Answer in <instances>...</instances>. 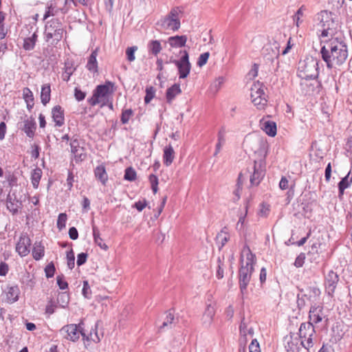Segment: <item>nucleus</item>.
<instances>
[{"label":"nucleus","instance_id":"nucleus-28","mask_svg":"<svg viewBox=\"0 0 352 352\" xmlns=\"http://www.w3.org/2000/svg\"><path fill=\"white\" fill-rule=\"evenodd\" d=\"M20 289L18 285L10 286L8 287L6 297L8 302L13 303L18 300Z\"/></svg>","mask_w":352,"mask_h":352},{"label":"nucleus","instance_id":"nucleus-38","mask_svg":"<svg viewBox=\"0 0 352 352\" xmlns=\"http://www.w3.org/2000/svg\"><path fill=\"white\" fill-rule=\"evenodd\" d=\"M307 294L304 296L309 300H316L320 294V290L317 287H309L307 289Z\"/></svg>","mask_w":352,"mask_h":352},{"label":"nucleus","instance_id":"nucleus-3","mask_svg":"<svg viewBox=\"0 0 352 352\" xmlns=\"http://www.w3.org/2000/svg\"><path fill=\"white\" fill-rule=\"evenodd\" d=\"M258 148L255 151L256 158L254 160V171L250 176V183L253 186H258L265 176V159L267 154L268 145L261 140L258 141Z\"/></svg>","mask_w":352,"mask_h":352},{"label":"nucleus","instance_id":"nucleus-57","mask_svg":"<svg viewBox=\"0 0 352 352\" xmlns=\"http://www.w3.org/2000/svg\"><path fill=\"white\" fill-rule=\"evenodd\" d=\"M248 343L246 336H241L239 340V352H245V348Z\"/></svg>","mask_w":352,"mask_h":352},{"label":"nucleus","instance_id":"nucleus-61","mask_svg":"<svg viewBox=\"0 0 352 352\" xmlns=\"http://www.w3.org/2000/svg\"><path fill=\"white\" fill-rule=\"evenodd\" d=\"M56 280H57V285H58V287L60 289L64 290L68 287V283L67 281H65L64 280V276L63 274L58 275L56 277Z\"/></svg>","mask_w":352,"mask_h":352},{"label":"nucleus","instance_id":"nucleus-52","mask_svg":"<svg viewBox=\"0 0 352 352\" xmlns=\"http://www.w3.org/2000/svg\"><path fill=\"white\" fill-rule=\"evenodd\" d=\"M55 271H56V269H55V266H54V264L53 263V262L50 263L45 267V276L47 278L53 277L54 275Z\"/></svg>","mask_w":352,"mask_h":352},{"label":"nucleus","instance_id":"nucleus-42","mask_svg":"<svg viewBox=\"0 0 352 352\" xmlns=\"http://www.w3.org/2000/svg\"><path fill=\"white\" fill-rule=\"evenodd\" d=\"M166 317L164 320V321L163 322L162 326L160 327V330H162L163 329H164L165 327H171V324H173L174 320H175V316H174V314H173V312H172V310L170 309L168 311L166 312Z\"/></svg>","mask_w":352,"mask_h":352},{"label":"nucleus","instance_id":"nucleus-17","mask_svg":"<svg viewBox=\"0 0 352 352\" xmlns=\"http://www.w3.org/2000/svg\"><path fill=\"white\" fill-rule=\"evenodd\" d=\"M113 83L110 81H107L103 85H98L94 92L100 98H105L109 94L113 93Z\"/></svg>","mask_w":352,"mask_h":352},{"label":"nucleus","instance_id":"nucleus-43","mask_svg":"<svg viewBox=\"0 0 352 352\" xmlns=\"http://www.w3.org/2000/svg\"><path fill=\"white\" fill-rule=\"evenodd\" d=\"M69 296L67 292H60L58 294L57 297V302L60 305L61 307H66L69 304Z\"/></svg>","mask_w":352,"mask_h":352},{"label":"nucleus","instance_id":"nucleus-63","mask_svg":"<svg viewBox=\"0 0 352 352\" xmlns=\"http://www.w3.org/2000/svg\"><path fill=\"white\" fill-rule=\"evenodd\" d=\"M6 178L8 181L10 186L16 185L17 178L12 173H8L6 174Z\"/></svg>","mask_w":352,"mask_h":352},{"label":"nucleus","instance_id":"nucleus-55","mask_svg":"<svg viewBox=\"0 0 352 352\" xmlns=\"http://www.w3.org/2000/svg\"><path fill=\"white\" fill-rule=\"evenodd\" d=\"M138 50V47L133 46L128 47L126 50V57L129 61L132 62L135 60V52Z\"/></svg>","mask_w":352,"mask_h":352},{"label":"nucleus","instance_id":"nucleus-64","mask_svg":"<svg viewBox=\"0 0 352 352\" xmlns=\"http://www.w3.org/2000/svg\"><path fill=\"white\" fill-rule=\"evenodd\" d=\"M305 260V253H300L296 258L294 265L296 267H300L303 265Z\"/></svg>","mask_w":352,"mask_h":352},{"label":"nucleus","instance_id":"nucleus-18","mask_svg":"<svg viewBox=\"0 0 352 352\" xmlns=\"http://www.w3.org/2000/svg\"><path fill=\"white\" fill-rule=\"evenodd\" d=\"M52 117L55 126H62L65 124V113L61 106L56 105L52 109Z\"/></svg>","mask_w":352,"mask_h":352},{"label":"nucleus","instance_id":"nucleus-46","mask_svg":"<svg viewBox=\"0 0 352 352\" xmlns=\"http://www.w3.org/2000/svg\"><path fill=\"white\" fill-rule=\"evenodd\" d=\"M155 89L153 86H149L146 88V96L144 97V102L148 104L155 97Z\"/></svg>","mask_w":352,"mask_h":352},{"label":"nucleus","instance_id":"nucleus-12","mask_svg":"<svg viewBox=\"0 0 352 352\" xmlns=\"http://www.w3.org/2000/svg\"><path fill=\"white\" fill-rule=\"evenodd\" d=\"M300 87L303 94H310L314 91H320L322 83L318 79H302L300 82Z\"/></svg>","mask_w":352,"mask_h":352},{"label":"nucleus","instance_id":"nucleus-1","mask_svg":"<svg viewBox=\"0 0 352 352\" xmlns=\"http://www.w3.org/2000/svg\"><path fill=\"white\" fill-rule=\"evenodd\" d=\"M323 43L320 54L327 68L332 69L345 63L348 57V47L343 37L320 41V45Z\"/></svg>","mask_w":352,"mask_h":352},{"label":"nucleus","instance_id":"nucleus-26","mask_svg":"<svg viewBox=\"0 0 352 352\" xmlns=\"http://www.w3.org/2000/svg\"><path fill=\"white\" fill-rule=\"evenodd\" d=\"M94 175L103 185H106L108 180V175L105 166L102 164L99 165L94 169Z\"/></svg>","mask_w":352,"mask_h":352},{"label":"nucleus","instance_id":"nucleus-47","mask_svg":"<svg viewBox=\"0 0 352 352\" xmlns=\"http://www.w3.org/2000/svg\"><path fill=\"white\" fill-rule=\"evenodd\" d=\"M223 261H224V256H223L222 258L220 256L217 258V270L216 273V276L218 279H221L223 277Z\"/></svg>","mask_w":352,"mask_h":352},{"label":"nucleus","instance_id":"nucleus-56","mask_svg":"<svg viewBox=\"0 0 352 352\" xmlns=\"http://www.w3.org/2000/svg\"><path fill=\"white\" fill-rule=\"evenodd\" d=\"M209 56H210L209 52H205V53L201 54L199 56V57L198 58V60L197 62V65L199 67H202L204 65H206L208 60Z\"/></svg>","mask_w":352,"mask_h":352},{"label":"nucleus","instance_id":"nucleus-20","mask_svg":"<svg viewBox=\"0 0 352 352\" xmlns=\"http://www.w3.org/2000/svg\"><path fill=\"white\" fill-rule=\"evenodd\" d=\"M98 48L93 50L88 57L86 68L94 74L98 73V65L96 57L98 56Z\"/></svg>","mask_w":352,"mask_h":352},{"label":"nucleus","instance_id":"nucleus-10","mask_svg":"<svg viewBox=\"0 0 352 352\" xmlns=\"http://www.w3.org/2000/svg\"><path fill=\"white\" fill-rule=\"evenodd\" d=\"M82 323H80L78 325L75 324H71L64 326L61 331L66 333L65 338L73 342L77 340L80 335L82 336V338L85 337V332L81 325Z\"/></svg>","mask_w":352,"mask_h":352},{"label":"nucleus","instance_id":"nucleus-37","mask_svg":"<svg viewBox=\"0 0 352 352\" xmlns=\"http://www.w3.org/2000/svg\"><path fill=\"white\" fill-rule=\"evenodd\" d=\"M74 156L76 162H82L85 160L87 154L85 152V148L82 146H79L71 150Z\"/></svg>","mask_w":352,"mask_h":352},{"label":"nucleus","instance_id":"nucleus-23","mask_svg":"<svg viewBox=\"0 0 352 352\" xmlns=\"http://www.w3.org/2000/svg\"><path fill=\"white\" fill-rule=\"evenodd\" d=\"M352 184V174L351 176V172H349L348 174L342 178L340 182L338 184V197L339 198H341L344 193L345 189L350 187L351 184Z\"/></svg>","mask_w":352,"mask_h":352},{"label":"nucleus","instance_id":"nucleus-24","mask_svg":"<svg viewBox=\"0 0 352 352\" xmlns=\"http://www.w3.org/2000/svg\"><path fill=\"white\" fill-rule=\"evenodd\" d=\"M182 93L180 85L177 83H175L170 87L168 88L166 93V102L168 104H171L173 100L175 98L177 95Z\"/></svg>","mask_w":352,"mask_h":352},{"label":"nucleus","instance_id":"nucleus-40","mask_svg":"<svg viewBox=\"0 0 352 352\" xmlns=\"http://www.w3.org/2000/svg\"><path fill=\"white\" fill-rule=\"evenodd\" d=\"M307 10V8L305 6H301L299 9L296 11L294 16V21L296 23L297 27H299L300 25L302 23V18L304 16V12Z\"/></svg>","mask_w":352,"mask_h":352},{"label":"nucleus","instance_id":"nucleus-27","mask_svg":"<svg viewBox=\"0 0 352 352\" xmlns=\"http://www.w3.org/2000/svg\"><path fill=\"white\" fill-rule=\"evenodd\" d=\"M147 49L149 54L157 56L162 50L161 42L158 40H151L148 43Z\"/></svg>","mask_w":352,"mask_h":352},{"label":"nucleus","instance_id":"nucleus-19","mask_svg":"<svg viewBox=\"0 0 352 352\" xmlns=\"http://www.w3.org/2000/svg\"><path fill=\"white\" fill-rule=\"evenodd\" d=\"M23 126L21 128L22 131L30 138H33L35 135L36 129V123L33 117L28 118L23 121Z\"/></svg>","mask_w":352,"mask_h":352},{"label":"nucleus","instance_id":"nucleus-11","mask_svg":"<svg viewBox=\"0 0 352 352\" xmlns=\"http://www.w3.org/2000/svg\"><path fill=\"white\" fill-rule=\"evenodd\" d=\"M309 318V322H313V324H317L322 321H324V324H327L328 321V318L324 313L323 307L316 305L310 307Z\"/></svg>","mask_w":352,"mask_h":352},{"label":"nucleus","instance_id":"nucleus-39","mask_svg":"<svg viewBox=\"0 0 352 352\" xmlns=\"http://www.w3.org/2000/svg\"><path fill=\"white\" fill-rule=\"evenodd\" d=\"M42 176V171L40 168L33 170L31 175V180L32 186L34 188H37Z\"/></svg>","mask_w":352,"mask_h":352},{"label":"nucleus","instance_id":"nucleus-53","mask_svg":"<svg viewBox=\"0 0 352 352\" xmlns=\"http://www.w3.org/2000/svg\"><path fill=\"white\" fill-rule=\"evenodd\" d=\"M149 182L151 183V188L153 191V192L155 194L157 192L158 190V178L154 174H151L149 175Z\"/></svg>","mask_w":352,"mask_h":352},{"label":"nucleus","instance_id":"nucleus-41","mask_svg":"<svg viewBox=\"0 0 352 352\" xmlns=\"http://www.w3.org/2000/svg\"><path fill=\"white\" fill-rule=\"evenodd\" d=\"M215 314L214 307L208 305L203 315L204 322L210 323Z\"/></svg>","mask_w":352,"mask_h":352},{"label":"nucleus","instance_id":"nucleus-9","mask_svg":"<svg viewBox=\"0 0 352 352\" xmlns=\"http://www.w3.org/2000/svg\"><path fill=\"white\" fill-rule=\"evenodd\" d=\"M265 86L263 84L254 83L251 88V98L252 102L258 109H263L267 104Z\"/></svg>","mask_w":352,"mask_h":352},{"label":"nucleus","instance_id":"nucleus-31","mask_svg":"<svg viewBox=\"0 0 352 352\" xmlns=\"http://www.w3.org/2000/svg\"><path fill=\"white\" fill-rule=\"evenodd\" d=\"M230 234L227 232V228L224 227L220 232H219L216 236V241L220 245L219 246V249L221 250L229 241Z\"/></svg>","mask_w":352,"mask_h":352},{"label":"nucleus","instance_id":"nucleus-13","mask_svg":"<svg viewBox=\"0 0 352 352\" xmlns=\"http://www.w3.org/2000/svg\"><path fill=\"white\" fill-rule=\"evenodd\" d=\"M339 282V276L336 272L330 270L324 276V287L327 294L333 296L337 285Z\"/></svg>","mask_w":352,"mask_h":352},{"label":"nucleus","instance_id":"nucleus-5","mask_svg":"<svg viewBox=\"0 0 352 352\" xmlns=\"http://www.w3.org/2000/svg\"><path fill=\"white\" fill-rule=\"evenodd\" d=\"M297 75L301 79H318L319 60L312 56L300 60L298 65Z\"/></svg>","mask_w":352,"mask_h":352},{"label":"nucleus","instance_id":"nucleus-16","mask_svg":"<svg viewBox=\"0 0 352 352\" xmlns=\"http://www.w3.org/2000/svg\"><path fill=\"white\" fill-rule=\"evenodd\" d=\"M30 245V239L27 235H22L16 244V250L21 256H25L29 254Z\"/></svg>","mask_w":352,"mask_h":352},{"label":"nucleus","instance_id":"nucleus-36","mask_svg":"<svg viewBox=\"0 0 352 352\" xmlns=\"http://www.w3.org/2000/svg\"><path fill=\"white\" fill-rule=\"evenodd\" d=\"M45 253V248L42 245L41 242H35L33 250H32V256L36 261H39L41 259Z\"/></svg>","mask_w":352,"mask_h":352},{"label":"nucleus","instance_id":"nucleus-54","mask_svg":"<svg viewBox=\"0 0 352 352\" xmlns=\"http://www.w3.org/2000/svg\"><path fill=\"white\" fill-rule=\"evenodd\" d=\"M82 294L86 298H91V291L90 289V286L87 280L83 281V287L82 289Z\"/></svg>","mask_w":352,"mask_h":352},{"label":"nucleus","instance_id":"nucleus-58","mask_svg":"<svg viewBox=\"0 0 352 352\" xmlns=\"http://www.w3.org/2000/svg\"><path fill=\"white\" fill-rule=\"evenodd\" d=\"M249 352H261L260 345L256 339H252L248 346Z\"/></svg>","mask_w":352,"mask_h":352},{"label":"nucleus","instance_id":"nucleus-21","mask_svg":"<svg viewBox=\"0 0 352 352\" xmlns=\"http://www.w3.org/2000/svg\"><path fill=\"white\" fill-rule=\"evenodd\" d=\"M98 322L96 323L94 329H92L89 334L85 333V338H82L84 340L85 345L86 348H87V346H89L91 342H94V344H96L100 342V338L98 333Z\"/></svg>","mask_w":352,"mask_h":352},{"label":"nucleus","instance_id":"nucleus-49","mask_svg":"<svg viewBox=\"0 0 352 352\" xmlns=\"http://www.w3.org/2000/svg\"><path fill=\"white\" fill-rule=\"evenodd\" d=\"M67 219V217L65 213L59 214L57 219V228L60 230H61L65 227Z\"/></svg>","mask_w":352,"mask_h":352},{"label":"nucleus","instance_id":"nucleus-7","mask_svg":"<svg viewBox=\"0 0 352 352\" xmlns=\"http://www.w3.org/2000/svg\"><path fill=\"white\" fill-rule=\"evenodd\" d=\"M65 30L62 22L58 19L48 21L45 25L44 38L52 45H56L63 38Z\"/></svg>","mask_w":352,"mask_h":352},{"label":"nucleus","instance_id":"nucleus-2","mask_svg":"<svg viewBox=\"0 0 352 352\" xmlns=\"http://www.w3.org/2000/svg\"><path fill=\"white\" fill-rule=\"evenodd\" d=\"M256 258L248 245H244L240 259V268L239 270V285L240 292L243 298L248 294V286L250 282L252 274L254 270Z\"/></svg>","mask_w":352,"mask_h":352},{"label":"nucleus","instance_id":"nucleus-25","mask_svg":"<svg viewBox=\"0 0 352 352\" xmlns=\"http://www.w3.org/2000/svg\"><path fill=\"white\" fill-rule=\"evenodd\" d=\"M314 333L313 322L302 323L299 329V336L301 339L306 338L307 336L311 337Z\"/></svg>","mask_w":352,"mask_h":352},{"label":"nucleus","instance_id":"nucleus-60","mask_svg":"<svg viewBox=\"0 0 352 352\" xmlns=\"http://www.w3.org/2000/svg\"><path fill=\"white\" fill-rule=\"evenodd\" d=\"M300 344L307 351L313 346V341L311 337L307 336L306 338L301 339Z\"/></svg>","mask_w":352,"mask_h":352},{"label":"nucleus","instance_id":"nucleus-15","mask_svg":"<svg viewBox=\"0 0 352 352\" xmlns=\"http://www.w3.org/2000/svg\"><path fill=\"white\" fill-rule=\"evenodd\" d=\"M22 206V201L17 198L14 193L8 194L6 199V206L12 214H17Z\"/></svg>","mask_w":352,"mask_h":352},{"label":"nucleus","instance_id":"nucleus-32","mask_svg":"<svg viewBox=\"0 0 352 352\" xmlns=\"http://www.w3.org/2000/svg\"><path fill=\"white\" fill-rule=\"evenodd\" d=\"M262 129L271 137H274L276 135L277 129L276 124L274 121H265L263 123Z\"/></svg>","mask_w":352,"mask_h":352},{"label":"nucleus","instance_id":"nucleus-14","mask_svg":"<svg viewBox=\"0 0 352 352\" xmlns=\"http://www.w3.org/2000/svg\"><path fill=\"white\" fill-rule=\"evenodd\" d=\"M280 45L277 42H274L272 44L266 45L263 48V56L264 58L273 63L276 60L277 68L278 67V56L280 55L279 51Z\"/></svg>","mask_w":352,"mask_h":352},{"label":"nucleus","instance_id":"nucleus-44","mask_svg":"<svg viewBox=\"0 0 352 352\" xmlns=\"http://www.w3.org/2000/svg\"><path fill=\"white\" fill-rule=\"evenodd\" d=\"M239 330H240V334L241 336H248V334H249L250 336H252L253 334V329L252 327L250 328H248V324L247 323L245 322V319L243 318L241 322V324H240V327H239Z\"/></svg>","mask_w":352,"mask_h":352},{"label":"nucleus","instance_id":"nucleus-45","mask_svg":"<svg viewBox=\"0 0 352 352\" xmlns=\"http://www.w3.org/2000/svg\"><path fill=\"white\" fill-rule=\"evenodd\" d=\"M136 172L132 167H128L125 169L124 179L127 181L133 182L136 179Z\"/></svg>","mask_w":352,"mask_h":352},{"label":"nucleus","instance_id":"nucleus-35","mask_svg":"<svg viewBox=\"0 0 352 352\" xmlns=\"http://www.w3.org/2000/svg\"><path fill=\"white\" fill-rule=\"evenodd\" d=\"M92 231L95 243L101 249L107 250L108 249V246L104 243H103V240L100 237V231L98 227L95 225H92Z\"/></svg>","mask_w":352,"mask_h":352},{"label":"nucleus","instance_id":"nucleus-6","mask_svg":"<svg viewBox=\"0 0 352 352\" xmlns=\"http://www.w3.org/2000/svg\"><path fill=\"white\" fill-rule=\"evenodd\" d=\"M183 8L176 6L170 10V12L164 17H162L156 25L164 30L177 31L181 27L180 19L183 14Z\"/></svg>","mask_w":352,"mask_h":352},{"label":"nucleus","instance_id":"nucleus-62","mask_svg":"<svg viewBox=\"0 0 352 352\" xmlns=\"http://www.w3.org/2000/svg\"><path fill=\"white\" fill-rule=\"evenodd\" d=\"M88 254L85 252H81L77 256V265L80 266L85 264L87 261Z\"/></svg>","mask_w":352,"mask_h":352},{"label":"nucleus","instance_id":"nucleus-33","mask_svg":"<svg viewBox=\"0 0 352 352\" xmlns=\"http://www.w3.org/2000/svg\"><path fill=\"white\" fill-rule=\"evenodd\" d=\"M51 98V87L50 84H45L41 87V100L42 104L45 106Z\"/></svg>","mask_w":352,"mask_h":352},{"label":"nucleus","instance_id":"nucleus-4","mask_svg":"<svg viewBox=\"0 0 352 352\" xmlns=\"http://www.w3.org/2000/svg\"><path fill=\"white\" fill-rule=\"evenodd\" d=\"M317 20L322 28L321 33L318 35L320 41L335 38L334 36L339 26L336 15L328 10H322L318 14Z\"/></svg>","mask_w":352,"mask_h":352},{"label":"nucleus","instance_id":"nucleus-51","mask_svg":"<svg viewBox=\"0 0 352 352\" xmlns=\"http://www.w3.org/2000/svg\"><path fill=\"white\" fill-rule=\"evenodd\" d=\"M23 98L25 102H34L33 93L28 87L23 89Z\"/></svg>","mask_w":352,"mask_h":352},{"label":"nucleus","instance_id":"nucleus-22","mask_svg":"<svg viewBox=\"0 0 352 352\" xmlns=\"http://www.w3.org/2000/svg\"><path fill=\"white\" fill-rule=\"evenodd\" d=\"M188 37L186 35H177L173 36H170L168 38V43L171 47L177 48V47H182L186 46V43L187 42Z\"/></svg>","mask_w":352,"mask_h":352},{"label":"nucleus","instance_id":"nucleus-34","mask_svg":"<svg viewBox=\"0 0 352 352\" xmlns=\"http://www.w3.org/2000/svg\"><path fill=\"white\" fill-rule=\"evenodd\" d=\"M64 69L65 71L62 74V78L64 81L68 82L76 69L72 61H66Z\"/></svg>","mask_w":352,"mask_h":352},{"label":"nucleus","instance_id":"nucleus-48","mask_svg":"<svg viewBox=\"0 0 352 352\" xmlns=\"http://www.w3.org/2000/svg\"><path fill=\"white\" fill-rule=\"evenodd\" d=\"M133 112L131 109L123 110L121 114V122L122 124L129 122L130 118L133 116Z\"/></svg>","mask_w":352,"mask_h":352},{"label":"nucleus","instance_id":"nucleus-59","mask_svg":"<svg viewBox=\"0 0 352 352\" xmlns=\"http://www.w3.org/2000/svg\"><path fill=\"white\" fill-rule=\"evenodd\" d=\"M58 10L59 9H56L55 7H53L52 5L48 6L43 16V19L45 20L51 16H55L57 14Z\"/></svg>","mask_w":352,"mask_h":352},{"label":"nucleus","instance_id":"nucleus-50","mask_svg":"<svg viewBox=\"0 0 352 352\" xmlns=\"http://www.w3.org/2000/svg\"><path fill=\"white\" fill-rule=\"evenodd\" d=\"M67 266L70 270H72L75 265V256L72 249L67 253Z\"/></svg>","mask_w":352,"mask_h":352},{"label":"nucleus","instance_id":"nucleus-29","mask_svg":"<svg viewBox=\"0 0 352 352\" xmlns=\"http://www.w3.org/2000/svg\"><path fill=\"white\" fill-rule=\"evenodd\" d=\"M38 39L37 30H36L31 36L25 38L23 41V48L26 51L34 50Z\"/></svg>","mask_w":352,"mask_h":352},{"label":"nucleus","instance_id":"nucleus-8","mask_svg":"<svg viewBox=\"0 0 352 352\" xmlns=\"http://www.w3.org/2000/svg\"><path fill=\"white\" fill-rule=\"evenodd\" d=\"M182 54L179 60H170V62L176 65L178 69L179 78L184 79L187 78L191 69V64L189 61V54L186 50H180Z\"/></svg>","mask_w":352,"mask_h":352},{"label":"nucleus","instance_id":"nucleus-30","mask_svg":"<svg viewBox=\"0 0 352 352\" xmlns=\"http://www.w3.org/2000/svg\"><path fill=\"white\" fill-rule=\"evenodd\" d=\"M175 152L173 150V146L169 144L168 146H166L164 150V164L168 166H170L172 162H173V160L175 158Z\"/></svg>","mask_w":352,"mask_h":352}]
</instances>
